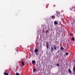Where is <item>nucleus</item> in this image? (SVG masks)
I'll list each match as a JSON object with an SVG mask.
<instances>
[{
	"label": "nucleus",
	"instance_id": "obj_1",
	"mask_svg": "<svg viewBox=\"0 0 75 75\" xmlns=\"http://www.w3.org/2000/svg\"><path fill=\"white\" fill-rule=\"evenodd\" d=\"M60 14V12L57 11H56V16L58 17H59V15Z\"/></svg>",
	"mask_w": 75,
	"mask_h": 75
},
{
	"label": "nucleus",
	"instance_id": "obj_2",
	"mask_svg": "<svg viewBox=\"0 0 75 75\" xmlns=\"http://www.w3.org/2000/svg\"><path fill=\"white\" fill-rule=\"evenodd\" d=\"M32 62V64H34V65H35V64H36L35 61V60H33Z\"/></svg>",
	"mask_w": 75,
	"mask_h": 75
},
{
	"label": "nucleus",
	"instance_id": "obj_3",
	"mask_svg": "<svg viewBox=\"0 0 75 75\" xmlns=\"http://www.w3.org/2000/svg\"><path fill=\"white\" fill-rule=\"evenodd\" d=\"M68 71L69 72V73L71 74V73H72V71H71V69H69Z\"/></svg>",
	"mask_w": 75,
	"mask_h": 75
},
{
	"label": "nucleus",
	"instance_id": "obj_4",
	"mask_svg": "<svg viewBox=\"0 0 75 75\" xmlns=\"http://www.w3.org/2000/svg\"><path fill=\"white\" fill-rule=\"evenodd\" d=\"M54 24H55V25H57L58 24V22H57V21H54Z\"/></svg>",
	"mask_w": 75,
	"mask_h": 75
},
{
	"label": "nucleus",
	"instance_id": "obj_5",
	"mask_svg": "<svg viewBox=\"0 0 75 75\" xmlns=\"http://www.w3.org/2000/svg\"><path fill=\"white\" fill-rule=\"evenodd\" d=\"M38 49H36L35 50L34 52H38Z\"/></svg>",
	"mask_w": 75,
	"mask_h": 75
},
{
	"label": "nucleus",
	"instance_id": "obj_6",
	"mask_svg": "<svg viewBox=\"0 0 75 75\" xmlns=\"http://www.w3.org/2000/svg\"><path fill=\"white\" fill-rule=\"evenodd\" d=\"M47 48H48V47H49V45H48V41L47 42Z\"/></svg>",
	"mask_w": 75,
	"mask_h": 75
},
{
	"label": "nucleus",
	"instance_id": "obj_7",
	"mask_svg": "<svg viewBox=\"0 0 75 75\" xmlns=\"http://www.w3.org/2000/svg\"><path fill=\"white\" fill-rule=\"evenodd\" d=\"M71 40H72V41H75V38H74V37H73L71 38Z\"/></svg>",
	"mask_w": 75,
	"mask_h": 75
},
{
	"label": "nucleus",
	"instance_id": "obj_8",
	"mask_svg": "<svg viewBox=\"0 0 75 75\" xmlns=\"http://www.w3.org/2000/svg\"><path fill=\"white\" fill-rule=\"evenodd\" d=\"M21 63H22V64L23 66H24V65H25V64H24V63L23 61H22Z\"/></svg>",
	"mask_w": 75,
	"mask_h": 75
},
{
	"label": "nucleus",
	"instance_id": "obj_9",
	"mask_svg": "<svg viewBox=\"0 0 75 75\" xmlns=\"http://www.w3.org/2000/svg\"><path fill=\"white\" fill-rule=\"evenodd\" d=\"M51 18L54 20V16L52 15L51 16Z\"/></svg>",
	"mask_w": 75,
	"mask_h": 75
},
{
	"label": "nucleus",
	"instance_id": "obj_10",
	"mask_svg": "<svg viewBox=\"0 0 75 75\" xmlns=\"http://www.w3.org/2000/svg\"><path fill=\"white\" fill-rule=\"evenodd\" d=\"M4 75H8V73H7L6 72H4Z\"/></svg>",
	"mask_w": 75,
	"mask_h": 75
},
{
	"label": "nucleus",
	"instance_id": "obj_11",
	"mask_svg": "<svg viewBox=\"0 0 75 75\" xmlns=\"http://www.w3.org/2000/svg\"><path fill=\"white\" fill-rule=\"evenodd\" d=\"M54 47V50H56L57 49V47H56V46L55 45H53Z\"/></svg>",
	"mask_w": 75,
	"mask_h": 75
},
{
	"label": "nucleus",
	"instance_id": "obj_12",
	"mask_svg": "<svg viewBox=\"0 0 75 75\" xmlns=\"http://www.w3.org/2000/svg\"><path fill=\"white\" fill-rule=\"evenodd\" d=\"M73 71H74V73H75V66H74L73 69Z\"/></svg>",
	"mask_w": 75,
	"mask_h": 75
},
{
	"label": "nucleus",
	"instance_id": "obj_13",
	"mask_svg": "<svg viewBox=\"0 0 75 75\" xmlns=\"http://www.w3.org/2000/svg\"><path fill=\"white\" fill-rule=\"evenodd\" d=\"M51 49L52 51H54V48H53V47H51Z\"/></svg>",
	"mask_w": 75,
	"mask_h": 75
},
{
	"label": "nucleus",
	"instance_id": "obj_14",
	"mask_svg": "<svg viewBox=\"0 0 75 75\" xmlns=\"http://www.w3.org/2000/svg\"><path fill=\"white\" fill-rule=\"evenodd\" d=\"M60 49L61 50H64V49L63 47H61Z\"/></svg>",
	"mask_w": 75,
	"mask_h": 75
},
{
	"label": "nucleus",
	"instance_id": "obj_15",
	"mask_svg": "<svg viewBox=\"0 0 75 75\" xmlns=\"http://www.w3.org/2000/svg\"><path fill=\"white\" fill-rule=\"evenodd\" d=\"M65 54L66 55H68V52H66L65 53Z\"/></svg>",
	"mask_w": 75,
	"mask_h": 75
},
{
	"label": "nucleus",
	"instance_id": "obj_16",
	"mask_svg": "<svg viewBox=\"0 0 75 75\" xmlns=\"http://www.w3.org/2000/svg\"><path fill=\"white\" fill-rule=\"evenodd\" d=\"M48 30H47L45 32L46 34H47V33H48Z\"/></svg>",
	"mask_w": 75,
	"mask_h": 75
},
{
	"label": "nucleus",
	"instance_id": "obj_17",
	"mask_svg": "<svg viewBox=\"0 0 75 75\" xmlns=\"http://www.w3.org/2000/svg\"><path fill=\"white\" fill-rule=\"evenodd\" d=\"M57 66H58V67H59V64L58 63H57Z\"/></svg>",
	"mask_w": 75,
	"mask_h": 75
},
{
	"label": "nucleus",
	"instance_id": "obj_18",
	"mask_svg": "<svg viewBox=\"0 0 75 75\" xmlns=\"http://www.w3.org/2000/svg\"><path fill=\"white\" fill-rule=\"evenodd\" d=\"M33 71H36V69H33Z\"/></svg>",
	"mask_w": 75,
	"mask_h": 75
},
{
	"label": "nucleus",
	"instance_id": "obj_19",
	"mask_svg": "<svg viewBox=\"0 0 75 75\" xmlns=\"http://www.w3.org/2000/svg\"><path fill=\"white\" fill-rule=\"evenodd\" d=\"M16 75H20V74H19L18 73H17L16 74Z\"/></svg>",
	"mask_w": 75,
	"mask_h": 75
},
{
	"label": "nucleus",
	"instance_id": "obj_20",
	"mask_svg": "<svg viewBox=\"0 0 75 75\" xmlns=\"http://www.w3.org/2000/svg\"><path fill=\"white\" fill-rule=\"evenodd\" d=\"M53 6H54V7H55V5H53Z\"/></svg>",
	"mask_w": 75,
	"mask_h": 75
},
{
	"label": "nucleus",
	"instance_id": "obj_21",
	"mask_svg": "<svg viewBox=\"0 0 75 75\" xmlns=\"http://www.w3.org/2000/svg\"><path fill=\"white\" fill-rule=\"evenodd\" d=\"M46 8H48V6H46Z\"/></svg>",
	"mask_w": 75,
	"mask_h": 75
},
{
	"label": "nucleus",
	"instance_id": "obj_22",
	"mask_svg": "<svg viewBox=\"0 0 75 75\" xmlns=\"http://www.w3.org/2000/svg\"><path fill=\"white\" fill-rule=\"evenodd\" d=\"M70 35H72V33L70 34Z\"/></svg>",
	"mask_w": 75,
	"mask_h": 75
},
{
	"label": "nucleus",
	"instance_id": "obj_23",
	"mask_svg": "<svg viewBox=\"0 0 75 75\" xmlns=\"http://www.w3.org/2000/svg\"><path fill=\"white\" fill-rule=\"evenodd\" d=\"M5 72H6V70H5Z\"/></svg>",
	"mask_w": 75,
	"mask_h": 75
},
{
	"label": "nucleus",
	"instance_id": "obj_24",
	"mask_svg": "<svg viewBox=\"0 0 75 75\" xmlns=\"http://www.w3.org/2000/svg\"><path fill=\"white\" fill-rule=\"evenodd\" d=\"M57 52L58 53H59V52Z\"/></svg>",
	"mask_w": 75,
	"mask_h": 75
},
{
	"label": "nucleus",
	"instance_id": "obj_25",
	"mask_svg": "<svg viewBox=\"0 0 75 75\" xmlns=\"http://www.w3.org/2000/svg\"><path fill=\"white\" fill-rule=\"evenodd\" d=\"M64 56H65V54H64Z\"/></svg>",
	"mask_w": 75,
	"mask_h": 75
},
{
	"label": "nucleus",
	"instance_id": "obj_26",
	"mask_svg": "<svg viewBox=\"0 0 75 75\" xmlns=\"http://www.w3.org/2000/svg\"><path fill=\"white\" fill-rule=\"evenodd\" d=\"M46 22H47V21H46Z\"/></svg>",
	"mask_w": 75,
	"mask_h": 75
}]
</instances>
